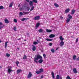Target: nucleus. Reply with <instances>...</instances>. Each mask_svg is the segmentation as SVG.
Instances as JSON below:
<instances>
[{
    "label": "nucleus",
    "mask_w": 79,
    "mask_h": 79,
    "mask_svg": "<svg viewBox=\"0 0 79 79\" xmlns=\"http://www.w3.org/2000/svg\"><path fill=\"white\" fill-rule=\"evenodd\" d=\"M39 59H40L39 61L38 62L40 64H42V62L44 61L43 60L42 57L40 56V55H35V57L34 58V61L35 63H37V61L36 60H38Z\"/></svg>",
    "instance_id": "1"
},
{
    "label": "nucleus",
    "mask_w": 79,
    "mask_h": 79,
    "mask_svg": "<svg viewBox=\"0 0 79 79\" xmlns=\"http://www.w3.org/2000/svg\"><path fill=\"white\" fill-rule=\"evenodd\" d=\"M33 3H37V1L36 0H33L32 1H30L29 3V5L31 6H33Z\"/></svg>",
    "instance_id": "2"
},
{
    "label": "nucleus",
    "mask_w": 79,
    "mask_h": 79,
    "mask_svg": "<svg viewBox=\"0 0 79 79\" xmlns=\"http://www.w3.org/2000/svg\"><path fill=\"white\" fill-rule=\"evenodd\" d=\"M40 19V16H37L34 18V20L36 21V20H39V19Z\"/></svg>",
    "instance_id": "3"
},
{
    "label": "nucleus",
    "mask_w": 79,
    "mask_h": 79,
    "mask_svg": "<svg viewBox=\"0 0 79 79\" xmlns=\"http://www.w3.org/2000/svg\"><path fill=\"white\" fill-rule=\"evenodd\" d=\"M32 77V73L31 72H29L28 75H27V78L29 79V78H31Z\"/></svg>",
    "instance_id": "4"
},
{
    "label": "nucleus",
    "mask_w": 79,
    "mask_h": 79,
    "mask_svg": "<svg viewBox=\"0 0 79 79\" xmlns=\"http://www.w3.org/2000/svg\"><path fill=\"white\" fill-rule=\"evenodd\" d=\"M32 46L33 47V48H32V50H33V51H35V50H36L35 46L33 45H32Z\"/></svg>",
    "instance_id": "5"
},
{
    "label": "nucleus",
    "mask_w": 79,
    "mask_h": 79,
    "mask_svg": "<svg viewBox=\"0 0 79 79\" xmlns=\"http://www.w3.org/2000/svg\"><path fill=\"white\" fill-rule=\"evenodd\" d=\"M55 37V35L53 34H51L49 36L50 38H53Z\"/></svg>",
    "instance_id": "6"
},
{
    "label": "nucleus",
    "mask_w": 79,
    "mask_h": 79,
    "mask_svg": "<svg viewBox=\"0 0 79 79\" xmlns=\"http://www.w3.org/2000/svg\"><path fill=\"white\" fill-rule=\"evenodd\" d=\"M56 79H63V78L61 77H60V75H57L56 77Z\"/></svg>",
    "instance_id": "7"
},
{
    "label": "nucleus",
    "mask_w": 79,
    "mask_h": 79,
    "mask_svg": "<svg viewBox=\"0 0 79 79\" xmlns=\"http://www.w3.org/2000/svg\"><path fill=\"white\" fill-rule=\"evenodd\" d=\"M73 73H75V74H76V73H77V70H76V68L73 69Z\"/></svg>",
    "instance_id": "8"
},
{
    "label": "nucleus",
    "mask_w": 79,
    "mask_h": 79,
    "mask_svg": "<svg viewBox=\"0 0 79 79\" xmlns=\"http://www.w3.org/2000/svg\"><path fill=\"white\" fill-rule=\"evenodd\" d=\"M69 11H70V9H69V8L67 9L65 11V13H69Z\"/></svg>",
    "instance_id": "9"
},
{
    "label": "nucleus",
    "mask_w": 79,
    "mask_h": 79,
    "mask_svg": "<svg viewBox=\"0 0 79 79\" xmlns=\"http://www.w3.org/2000/svg\"><path fill=\"white\" fill-rule=\"evenodd\" d=\"M25 6V9H27V10L28 11H29V10H30V8H29V7L26 6Z\"/></svg>",
    "instance_id": "10"
},
{
    "label": "nucleus",
    "mask_w": 79,
    "mask_h": 79,
    "mask_svg": "<svg viewBox=\"0 0 79 79\" xmlns=\"http://www.w3.org/2000/svg\"><path fill=\"white\" fill-rule=\"evenodd\" d=\"M46 31L47 32H52V30L47 29Z\"/></svg>",
    "instance_id": "11"
},
{
    "label": "nucleus",
    "mask_w": 79,
    "mask_h": 79,
    "mask_svg": "<svg viewBox=\"0 0 79 79\" xmlns=\"http://www.w3.org/2000/svg\"><path fill=\"white\" fill-rule=\"evenodd\" d=\"M64 45V42L63 41H61V42L60 43V46L61 47L63 46Z\"/></svg>",
    "instance_id": "12"
},
{
    "label": "nucleus",
    "mask_w": 79,
    "mask_h": 79,
    "mask_svg": "<svg viewBox=\"0 0 79 79\" xmlns=\"http://www.w3.org/2000/svg\"><path fill=\"white\" fill-rule=\"evenodd\" d=\"M27 19H29V18H24L22 19L21 21H25V20H27Z\"/></svg>",
    "instance_id": "13"
},
{
    "label": "nucleus",
    "mask_w": 79,
    "mask_h": 79,
    "mask_svg": "<svg viewBox=\"0 0 79 79\" xmlns=\"http://www.w3.org/2000/svg\"><path fill=\"white\" fill-rule=\"evenodd\" d=\"M45 40H47V41H52V40H53L52 39H50L48 38L45 39Z\"/></svg>",
    "instance_id": "14"
},
{
    "label": "nucleus",
    "mask_w": 79,
    "mask_h": 79,
    "mask_svg": "<svg viewBox=\"0 0 79 79\" xmlns=\"http://www.w3.org/2000/svg\"><path fill=\"white\" fill-rule=\"evenodd\" d=\"M51 74L52 76V77L53 79H55V74H54V73L53 72H52L51 73Z\"/></svg>",
    "instance_id": "15"
},
{
    "label": "nucleus",
    "mask_w": 79,
    "mask_h": 79,
    "mask_svg": "<svg viewBox=\"0 0 79 79\" xmlns=\"http://www.w3.org/2000/svg\"><path fill=\"white\" fill-rule=\"evenodd\" d=\"M11 71H13L11 70V69L10 68L8 69V73L9 74H10V73H11Z\"/></svg>",
    "instance_id": "16"
},
{
    "label": "nucleus",
    "mask_w": 79,
    "mask_h": 79,
    "mask_svg": "<svg viewBox=\"0 0 79 79\" xmlns=\"http://www.w3.org/2000/svg\"><path fill=\"white\" fill-rule=\"evenodd\" d=\"M40 26V23H37L36 24V28H37L38 27H39V26Z\"/></svg>",
    "instance_id": "17"
},
{
    "label": "nucleus",
    "mask_w": 79,
    "mask_h": 79,
    "mask_svg": "<svg viewBox=\"0 0 79 79\" xmlns=\"http://www.w3.org/2000/svg\"><path fill=\"white\" fill-rule=\"evenodd\" d=\"M22 71V70L21 69H18L17 71V74H19V73L21 72Z\"/></svg>",
    "instance_id": "18"
},
{
    "label": "nucleus",
    "mask_w": 79,
    "mask_h": 79,
    "mask_svg": "<svg viewBox=\"0 0 79 79\" xmlns=\"http://www.w3.org/2000/svg\"><path fill=\"white\" fill-rule=\"evenodd\" d=\"M75 13V10H73L72 11L71 14V15H74V13Z\"/></svg>",
    "instance_id": "19"
},
{
    "label": "nucleus",
    "mask_w": 79,
    "mask_h": 79,
    "mask_svg": "<svg viewBox=\"0 0 79 79\" xmlns=\"http://www.w3.org/2000/svg\"><path fill=\"white\" fill-rule=\"evenodd\" d=\"M59 38L60 40H61V41H63V40H64V38H63V36H60V37Z\"/></svg>",
    "instance_id": "20"
},
{
    "label": "nucleus",
    "mask_w": 79,
    "mask_h": 79,
    "mask_svg": "<svg viewBox=\"0 0 79 79\" xmlns=\"http://www.w3.org/2000/svg\"><path fill=\"white\" fill-rule=\"evenodd\" d=\"M38 31L40 33H42L43 32V30L42 29H40L38 30Z\"/></svg>",
    "instance_id": "21"
},
{
    "label": "nucleus",
    "mask_w": 79,
    "mask_h": 79,
    "mask_svg": "<svg viewBox=\"0 0 79 79\" xmlns=\"http://www.w3.org/2000/svg\"><path fill=\"white\" fill-rule=\"evenodd\" d=\"M5 23H6L8 24V23H9V21L7 19H6L5 20Z\"/></svg>",
    "instance_id": "22"
},
{
    "label": "nucleus",
    "mask_w": 79,
    "mask_h": 79,
    "mask_svg": "<svg viewBox=\"0 0 79 79\" xmlns=\"http://www.w3.org/2000/svg\"><path fill=\"white\" fill-rule=\"evenodd\" d=\"M76 55H73V60H75L76 59Z\"/></svg>",
    "instance_id": "23"
},
{
    "label": "nucleus",
    "mask_w": 79,
    "mask_h": 79,
    "mask_svg": "<svg viewBox=\"0 0 79 79\" xmlns=\"http://www.w3.org/2000/svg\"><path fill=\"white\" fill-rule=\"evenodd\" d=\"M13 2H11L9 5V7L11 8V7H12V6H13Z\"/></svg>",
    "instance_id": "24"
},
{
    "label": "nucleus",
    "mask_w": 79,
    "mask_h": 79,
    "mask_svg": "<svg viewBox=\"0 0 79 79\" xmlns=\"http://www.w3.org/2000/svg\"><path fill=\"white\" fill-rule=\"evenodd\" d=\"M54 5L56 7H59V5L56 3L54 4Z\"/></svg>",
    "instance_id": "25"
},
{
    "label": "nucleus",
    "mask_w": 79,
    "mask_h": 79,
    "mask_svg": "<svg viewBox=\"0 0 79 79\" xmlns=\"http://www.w3.org/2000/svg\"><path fill=\"white\" fill-rule=\"evenodd\" d=\"M70 21V19L69 18L67 19V20L66 21L67 23H68Z\"/></svg>",
    "instance_id": "26"
},
{
    "label": "nucleus",
    "mask_w": 79,
    "mask_h": 79,
    "mask_svg": "<svg viewBox=\"0 0 79 79\" xmlns=\"http://www.w3.org/2000/svg\"><path fill=\"white\" fill-rule=\"evenodd\" d=\"M34 6L33 5L32 6V7L30 10V11H31L33 10H34Z\"/></svg>",
    "instance_id": "27"
},
{
    "label": "nucleus",
    "mask_w": 79,
    "mask_h": 79,
    "mask_svg": "<svg viewBox=\"0 0 79 79\" xmlns=\"http://www.w3.org/2000/svg\"><path fill=\"white\" fill-rule=\"evenodd\" d=\"M40 73H42L43 72H44V70L42 69H40Z\"/></svg>",
    "instance_id": "28"
},
{
    "label": "nucleus",
    "mask_w": 79,
    "mask_h": 79,
    "mask_svg": "<svg viewBox=\"0 0 79 79\" xmlns=\"http://www.w3.org/2000/svg\"><path fill=\"white\" fill-rule=\"evenodd\" d=\"M68 16L69 18V19H71L72 18V16L70 15V14H69L68 15Z\"/></svg>",
    "instance_id": "29"
},
{
    "label": "nucleus",
    "mask_w": 79,
    "mask_h": 79,
    "mask_svg": "<svg viewBox=\"0 0 79 79\" xmlns=\"http://www.w3.org/2000/svg\"><path fill=\"white\" fill-rule=\"evenodd\" d=\"M8 43V42H6L5 43V48H6V47H7V44Z\"/></svg>",
    "instance_id": "30"
},
{
    "label": "nucleus",
    "mask_w": 79,
    "mask_h": 79,
    "mask_svg": "<svg viewBox=\"0 0 79 79\" xmlns=\"http://www.w3.org/2000/svg\"><path fill=\"white\" fill-rule=\"evenodd\" d=\"M36 74H40L41 73L40 71H37L36 72Z\"/></svg>",
    "instance_id": "31"
},
{
    "label": "nucleus",
    "mask_w": 79,
    "mask_h": 79,
    "mask_svg": "<svg viewBox=\"0 0 79 79\" xmlns=\"http://www.w3.org/2000/svg\"><path fill=\"white\" fill-rule=\"evenodd\" d=\"M33 44L34 45H37V44H38V43L36 41H35L33 42Z\"/></svg>",
    "instance_id": "32"
},
{
    "label": "nucleus",
    "mask_w": 79,
    "mask_h": 79,
    "mask_svg": "<svg viewBox=\"0 0 79 79\" xmlns=\"http://www.w3.org/2000/svg\"><path fill=\"white\" fill-rule=\"evenodd\" d=\"M6 55L8 57H9V56H10V55L8 53H6Z\"/></svg>",
    "instance_id": "33"
},
{
    "label": "nucleus",
    "mask_w": 79,
    "mask_h": 79,
    "mask_svg": "<svg viewBox=\"0 0 79 79\" xmlns=\"http://www.w3.org/2000/svg\"><path fill=\"white\" fill-rule=\"evenodd\" d=\"M51 51L52 53H54V52H55V50L53 49H52L51 50Z\"/></svg>",
    "instance_id": "34"
},
{
    "label": "nucleus",
    "mask_w": 79,
    "mask_h": 79,
    "mask_svg": "<svg viewBox=\"0 0 79 79\" xmlns=\"http://www.w3.org/2000/svg\"><path fill=\"white\" fill-rule=\"evenodd\" d=\"M3 8H4V7H3V6H0V10L3 9Z\"/></svg>",
    "instance_id": "35"
},
{
    "label": "nucleus",
    "mask_w": 79,
    "mask_h": 79,
    "mask_svg": "<svg viewBox=\"0 0 79 79\" xmlns=\"http://www.w3.org/2000/svg\"><path fill=\"white\" fill-rule=\"evenodd\" d=\"M26 58H27L26 56L24 55V57H23V60H25V59H26Z\"/></svg>",
    "instance_id": "36"
},
{
    "label": "nucleus",
    "mask_w": 79,
    "mask_h": 79,
    "mask_svg": "<svg viewBox=\"0 0 79 79\" xmlns=\"http://www.w3.org/2000/svg\"><path fill=\"white\" fill-rule=\"evenodd\" d=\"M66 79H71V77H70L69 76H67V77L66 78Z\"/></svg>",
    "instance_id": "37"
},
{
    "label": "nucleus",
    "mask_w": 79,
    "mask_h": 79,
    "mask_svg": "<svg viewBox=\"0 0 79 79\" xmlns=\"http://www.w3.org/2000/svg\"><path fill=\"white\" fill-rule=\"evenodd\" d=\"M14 30V31H16V27H14L13 28Z\"/></svg>",
    "instance_id": "38"
},
{
    "label": "nucleus",
    "mask_w": 79,
    "mask_h": 79,
    "mask_svg": "<svg viewBox=\"0 0 79 79\" xmlns=\"http://www.w3.org/2000/svg\"><path fill=\"white\" fill-rule=\"evenodd\" d=\"M43 56L44 57V58H47V57H46V55H45V54H43Z\"/></svg>",
    "instance_id": "39"
},
{
    "label": "nucleus",
    "mask_w": 79,
    "mask_h": 79,
    "mask_svg": "<svg viewBox=\"0 0 79 79\" xmlns=\"http://www.w3.org/2000/svg\"><path fill=\"white\" fill-rule=\"evenodd\" d=\"M14 21L15 22V23H16L17 22V20H16V19H14Z\"/></svg>",
    "instance_id": "40"
},
{
    "label": "nucleus",
    "mask_w": 79,
    "mask_h": 79,
    "mask_svg": "<svg viewBox=\"0 0 79 79\" xmlns=\"http://www.w3.org/2000/svg\"><path fill=\"white\" fill-rule=\"evenodd\" d=\"M19 15H23V13L22 12H20L19 13Z\"/></svg>",
    "instance_id": "41"
},
{
    "label": "nucleus",
    "mask_w": 79,
    "mask_h": 79,
    "mask_svg": "<svg viewBox=\"0 0 79 79\" xmlns=\"http://www.w3.org/2000/svg\"><path fill=\"white\" fill-rule=\"evenodd\" d=\"M2 25H3V23L2 22H0V26H2Z\"/></svg>",
    "instance_id": "42"
},
{
    "label": "nucleus",
    "mask_w": 79,
    "mask_h": 79,
    "mask_svg": "<svg viewBox=\"0 0 79 79\" xmlns=\"http://www.w3.org/2000/svg\"><path fill=\"white\" fill-rule=\"evenodd\" d=\"M78 40H79L78 38H77L76 39V42H78Z\"/></svg>",
    "instance_id": "43"
},
{
    "label": "nucleus",
    "mask_w": 79,
    "mask_h": 79,
    "mask_svg": "<svg viewBox=\"0 0 79 79\" xmlns=\"http://www.w3.org/2000/svg\"><path fill=\"white\" fill-rule=\"evenodd\" d=\"M3 26H0V29H2V28H3Z\"/></svg>",
    "instance_id": "44"
},
{
    "label": "nucleus",
    "mask_w": 79,
    "mask_h": 79,
    "mask_svg": "<svg viewBox=\"0 0 79 79\" xmlns=\"http://www.w3.org/2000/svg\"><path fill=\"white\" fill-rule=\"evenodd\" d=\"M24 14H25V15H26L27 14H28L29 13V12H24Z\"/></svg>",
    "instance_id": "45"
},
{
    "label": "nucleus",
    "mask_w": 79,
    "mask_h": 79,
    "mask_svg": "<svg viewBox=\"0 0 79 79\" xmlns=\"http://www.w3.org/2000/svg\"><path fill=\"white\" fill-rule=\"evenodd\" d=\"M52 44H52V43H49L50 46H52Z\"/></svg>",
    "instance_id": "46"
},
{
    "label": "nucleus",
    "mask_w": 79,
    "mask_h": 79,
    "mask_svg": "<svg viewBox=\"0 0 79 79\" xmlns=\"http://www.w3.org/2000/svg\"><path fill=\"white\" fill-rule=\"evenodd\" d=\"M42 78H44V76L43 75L41 76V79H42Z\"/></svg>",
    "instance_id": "47"
},
{
    "label": "nucleus",
    "mask_w": 79,
    "mask_h": 79,
    "mask_svg": "<svg viewBox=\"0 0 79 79\" xmlns=\"http://www.w3.org/2000/svg\"><path fill=\"white\" fill-rule=\"evenodd\" d=\"M23 10V8H20V11H21Z\"/></svg>",
    "instance_id": "48"
},
{
    "label": "nucleus",
    "mask_w": 79,
    "mask_h": 79,
    "mask_svg": "<svg viewBox=\"0 0 79 79\" xmlns=\"http://www.w3.org/2000/svg\"><path fill=\"white\" fill-rule=\"evenodd\" d=\"M26 1H27V2H28V3L30 2H29V0H26Z\"/></svg>",
    "instance_id": "49"
},
{
    "label": "nucleus",
    "mask_w": 79,
    "mask_h": 79,
    "mask_svg": "<svg viewBox=\"0 0 79 79\" xmlns=\"http://www.w3.org/2000/svg\"><path fill=\"white\" fill-rule=\"evenodd\" d=\"M19 62H18V61L16 63V64H19Z\"/></svg>",
    "instance_id": "50"
},
{
    "label": "nucleus",
    "mask_w": 79,
    "mask_h": 79,
    "mask_svg": "<svg viewBox=\"0 0 79 79\" xmlns=\"http://www.w3.org/2000/svg\"><path fill=\"white\" fill-rule=\"evenodd\" d=\"M60 19H63V18L62 17V16H60Z\"/></svg>",
    "instance_id": "51"
},
{
    "label": "nucleus",
    "mask_w": 79,
    "mask_h": 79,
    "mask_svg": "<svg viewBox=\"0 0 79 79\" xmlns=\"http://www.w3.org/2000/svg\"><path fill=\"white\" fill-rule=\"evenodd\" d=\"M41 52H44V51H43V50L42 49H41Z\"/></svg>",
    "instance_id": "52"
},
{
    "label": "nucleus",
    "mask_w": 79,
    "mask_h": 79,
    "mask_svg": "<svg viewBox=\"0 0 79 79\" xmlns=\"http://www.w3.org/2000/svg\"><path fill=\"white\" fill-rule=\"evenodd\" d=\"M21 38H19V39H18V40H21Z\"/></svg>",
    "instance_id": "53"
},
{
    "label": "nucleus",
    "mask_w": 79,
    "mask_h": 79,
    "mask_svg": "<svg viewBox=\"0 0 79 79\" xmlns=\"http://www.w3.org/2000/svg\"><path fill=\"white\" fill-rule=\"evenodd\" d=\"M58 50V48H56V50Z\"/></svg>",
    "instance_id": "54"
},
{
    "label": "nucleus",
    "mask_w": 79,
    "mask_h": 79,
    "mask_svg": "<svg viewBox=\"0 0 79 79\" xmlns=\"http://www.w3.org/2000/svg\"><path fill=\"white\" fill-rule=\"evenodd\" d=\"M2 67L1 66H0V69H1Z\"/></svg>",
    "instance_id": "55"
},
{
    "label": "nucleus",
    "mask_w": 79,
    "mask_h": 79,
    "mask_svg": "<svg viewBox=\"0 0 79 79\" xmlns=\"http://www.w3.org/2000/svg\"><path fill=\"white\" fill-rule=\"evenodd\" d=\"M37 42H38V43H39V40H37Z\"/></svg>",
    "instance_id": "56"
},
{
    "label": "nucleus",
    "mask_w": 79,
    "mask_h": 79,
    "mask_svg": "<svg viewBox=\"0 0 79 79\" xmlns=\"http://www.w3.org/2000/svg\"><path fill=\"white\" fill-rule=\"evenodd\" d=\"M27 34L28 35H29V33H27Z\"/></svg>",
    "instance_id": "57"
},
{
    "label": "nucleus",
    "mask_w": 79,
    "mask_h": 79,
    "mask_svg": "<svg viewBox=\"0 0 79 79\" xmlns=\"http://www.w3.org/2000/svg\"><path fill=\"white\" fill-rule=\"evenodd\" d=\"M71 37L72 38H73V36H71Z\"/></svg>",
    "instance_id": "58"
},
{
    "label": "nucleus",
    "mask_w": 79,
    "mask_h": 79,
    "mask_svg": "<svg viewBox=\"0 0 79 79\" xmlns=\"http://www.w3.org/2000/svg\"><path fill=\"white\" fill-rule=\"evenodd\" d=\"M1 42H2V41L0 40V43H1Z\"/></svg>",
    "instance_id": "59"
},
{
    "label": "nucleus",
    "mask_w": 79,
    "mask_h": 79,
    "mask_svg": "<svg viewBox=\"0 0 79 79\" xmlns=\"http://www.w3.org/2000/svg\"><path fill=\"white\" fill-rule=\"evenodd\" d=\"M17 64V66H18V64Z\"/></svg>",
    "instance_id": "60"
},
{
    "label": "nucleus",
    "mask_w": 79,
    "mask_h": 79,
    "mask_svg": "<svg viewBox=\"0 0 79 79\" xmlns=\"http://www.w3.org/2000/svg\"><path fill=\"white\" fill-rule=\"evenodd\" d=\"M24 41H26V40H24Z\"/></svg>",
    "instance_id": "61"
},
{
    "label": "nucleus",
    "mask_w": 79,
    "mask_h": 79,
    "mask_svg": "<svg viewBox=\"0 0 79 79\" xmlns=\"http://www.w3.org/2000/svg\"><path fill=\"white\" fill-rule=\"evenodd\" d=\"M19 6H19H19H18V7H19Z\"/></svg>",
    "instance_id": "62"
},
{
    "label": "nucleus",
    "mask_w": 79,
    "mask_h": 79,
    "mask_svg": "<svg viewBox=\"0 0 79 79\" xmlns=\"http://www.w3.org/2000/svg\"><path fill=\"white\" fill-rule=\"evenodd\" d=\"M40 39H42V38H41V37H40Z\"/></svg>",
    "instance_id": "63"
},
{
    "label": "nucleus",
    "mask_w": 79,
    "mask_h": 79,
    "mask_svg": "<svg viewBox=\"0 0 79 79\" xmlns=\"http://www.w3.org/2000/svg\"><path fill=\"white\" fill-rule=\"evenodd\" d=\"M8 68H10V67H9H9H8Z\"/></svg>",
    "instance_id": "64"
}]
</instances>
